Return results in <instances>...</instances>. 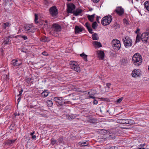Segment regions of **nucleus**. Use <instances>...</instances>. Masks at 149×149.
<instances>
[{"instance_id": "obj_44", "label": "nucleus", "mask_w": 149, "mask_h": 149, "mask_svg": "<svg viewBox=\"0 0 149 149\" xmlns=\"http://www.w3.org/2000/svg\"><path fill=\"white\" fill-rule=\"evenodd\" d=\"M123 99V97H121L117 100V102L118 103H120L122 101Z\"/></svg>"}, {"instance_id": "obj_16", "label": "nucleus", "mask_w": 149, "mask_h": 149, "mask_svg": "<svg viewBox=\"0 0 149 149\" xmlns=\"http://www.w3.org/2000/svg\"><path fill=\"white\" fill-rule=\"evenodd\" d=\"M82 12V10L80 9H77L75 11L73 12V14L75 16H77L80 14Z\"/></svg>"}, {"instance_id": "obj_51", "label": "nucleus", "mask_w": 149, "mask_h": 149, "mask_svg": "<svg viewBox=\"0 0 149 149\" xmlns=\"http://www.w3.org/2000/svg\"><path fill=\"white\" fill-rule=\"evenodd\" d=\"M110 149H118V147L116 146H112L110 148Z\"/></svg>"}, {"instance_id": "obj_13", "label": "nucleus", "mask_w": 149, "mask_h": 149, "mask_svg": "<svg viewBox=\"0 0 149 149\" xmlns=\"http://www.w3.org/2000/svg\"><path fill=\"white\" fill-rule=\"evenodd\" d=\"M88 94L89 96L87 97V99L93 98L94 99L95 98V97L94 96V95H95V93L93 91H90L88 92Z\"/></svg>"}, {"instance_id": "obj_50", "label": "nucleus", "mask_w": 149, "mask_h": 149, "mask_svg": "<svg viewBox=\"0 0 149 149\" xmlns=\"http://www.w3.org/2000/svg\"><path fill=\"white\" fill-rule=\"evenodd\" d=\"M23 92V90L22 89L19 92V94L18 95V96H21V94L22 92Z\"/></svg>"}, {"instance_id": "obj_61", "label": "nucleus", "mask_w": 149, "mask_h": 149, "mask_svg": "<svg viewBox=\"0 0 149 149\" xmlns=\"http://www.w3.org/2000/svg\"><path fill=\"white\" fill-rule=\"evenodd\" d=\"M145 145V143H144V144H143L141 145H140V146H141V147H143V146H144Z\"/></svg>"}, {"instance_id": "obj_30", "label": "nucleus", "mask_w": 149, "mask_h": 149, "mask_svg": "<svg viewBox=\"0 0 149 149\" xmlns=\"http://www.w3.org/2000/svg\"><path fill=\"white\" fill-rule=\"evenodd\" d=\"M47 105L49 107H51L53 104V102L52 101L50 100H47Z\"/></svg>"}, {"instance_id": "obj_8", "label": "nucleus", "mask_w": 149, "mask_h": 149, "mask_svg": "<svg viewBox=\"0 0 149 149\" xmlns=\"http://www.w3.org/2000/svg\"><path fill=\"white\" fill-rule=\"evenodd\" d=\"M142 41L146 43L149 42V33L146 32L143 33L141 36Z\"/></svg>"}, {"instance_id": "obj_52", "label": "nucleus", "mask_w": 149, "mask_h": 149, "mask_svg": "<svg viewBox=\"0 0 149 149\" xmlns=\"http://www.w3.org/2000/svg\"><path fill=\"white\" fill-rule=\"evenodd\" d=\"M92 1L93 2L96 3L98 2L100 0H92Z\"/></svg>"}, {"instance_id": "obj_37", "label": "nucleus", "mask_w": 149, "mask_h": 149, "mask_svg": "<svg viewBox=\"0 0 149 149\" xmlns=\"http://www.w3.org/2000/svg\"><path fill=\"white\" fill-rule=\"evenodd\" d=\"M121 62L123 65H125L127 63V60L125 58H123L122 59Z\"/></svg>"}, {"instance_id": "obj_6", "label": "nucleus", "mask_w": 149, "mask_h": 149, "mask_svg": "<svg viewBox=\"0 0 149 149\" xmlns=\"http://www.w3.org/2000/svg\"><path fill=\"white\" fill-rule=\"evenodd\" d=\"M53 100L56 102L57 105L62 106L65 104L69 103V102H65L61 97H55L54 98Z\"/></svg>"}, {"instance_id": "obj_7", "label": "nucleus", "mask_w": 149, "mask_h": 149, "mask_svg": "<svg viewBox=\"0 0 149 149\" xmlns=\"http://www.w3.org/2000/svg\"><path fill=\"white\" fill-rule=\"evenodd\" d=\"M112 44L114 49L115 50H119L121 47L120 41L116 39H113L112 42Z\"/></svg>"}, {"instance_id": "obj_62", "label": "nucleus", "mask_w": 149, "mask_h": 149, "mask_svg": "<svg viewBox=\"0 0 149 149\" xmlns=\"http://www.w3.org/2000/svg\"><path fill=\"white\" fill-rule=\"evenodd\" d=\"M101 99L102 100H106L104 98H101Z\"/></svg>"}, {"instance_id": "obj_12", "label": "nucleus", "mask_w": 149, "mask_h": 149, "mask_svg": "<svg viewBox=\"0 0 149 149\" xmlns=\"http://www.w3.org/2000/svg\"><path fill=\"white\" fill-rule=\"evenodd\" d=\"M115 11L119 16L122 15L124 13V9L121 7H117Z\"/></svg>"}, {"instance_id": "obj_48", "label": "nucleus", "mask_w": 149, "mask_h": 149, "mask_svg": "<svg viewBox=\"0 0 149 149\" xmlns=\"http://www.w3.org/2000/svg\"><path fill=\"white\" fill-rule=\"evenodd\" d=\"M42 54L43 55L45 56H47L48 55V53L47 52H46L45 51L42 52Z\"/></svg>"}, {"instance_id": "obj_60", "label": "nucleus", "mask_w": 149, "mask_h": 149, "mask_svg": "<svg viewBox=\"0 0 149 149\" xmlns=\"http://www.w3.org/2000/svg\"><path fill=\"white\" fill-rule=\"evenodd\" d=\"M95 15V14H93V15H90V17H92V18H93L94 19Z\"/></svg>"}, {"instance_id": "obj_35", "label": "nucleus", "mask_w": 149, "mask_h": 149, "mask_svg": "<svg viewBox=\"0 0 149 149\" xmlns=\"http://www.w3.org/2000/svg\"><path fill=\"white\" fill-rule=\"evenodd\" d=\"M97 24L96 22H93L92 25V28L94 29H95V28L97 27Z\"/></svg>"}, {"instance_id": "obj_10", "label": "nucleus", "mask_w": 149, "mask_h": 149, "mask_svg": "<svg viewBox=\"0 0 149 149\" xmlns=\"http://www.w3.org/2000/svg\"><path fill=\"white\" fill-rule=\"evenodd\" d=\"M49 11L50 15L53 17L55 16L58 14V10L55 6L50 8Z\"/></svg>"}, {"instance_id": "obj_11", "label": "nucleus", "mask_w": 149, "mask_h": 149, "mask_svg": "<svg viewBox=\"0 0 149 149\" xmlns=\"http://www.w3.org/2000/svg\"><path fill=\"white\" fill-rule=\"evenodd\" d=\"M76 6L74 5L73 3H70L67 5V12L68 13H73V12L74 11Z\"/></svg>"}, {"instance_id": "obj_42", "label": "nucleus", "mask_w": 149, "mask_h": 149, "mask_svg": "<svg viewBox=\"0 0 149 149\" xmlns=\"http://www.w3.org/2000/svg\"><path fill=\"white\" fill-rule=\"evenodd\" d=\"M116 137V136L115 135H109V138L111 139H114Z\"/></svg>"}, {"instance_id": "obj_31", "label": "nucleus", "mask_w": 149, "mask_h": 149, "mask_svg": "<svg viewBox=\"0 0 149 149\" xmlns=\"http://www.w3.org/2000/svg\"><path fill=\"white\" fill-rule=\"evenodd\" d=\"M9 26V24L8 22H6L5 23H4L2 25V27L3 29H5L6 28Z\"/></svg>"}, {"instance_id": "obj_9", "label": "nucleus", "mask_w": 149, "mask_h": 149, "mask_svg": "<svg viewBox=\"0 0 149 149\" xmlns=\"http://www.w3.org/2000/svg\"><path fill=\"white\" fill-rule=\"evenodd\" d=\"M123 42L125 47H126L132 46V40L128 37H126L125 39H123Z\"/></svg>"}, {"instance_id": "obj_2", "label": "nucleus", "mask_w": 149, "mask_h": 149, "mask_svg": "<svg viewBox=\"0 0 149 149\" xmlns=\"http://www.w3.org/2000/svg\"><path fill=\"white\" fill-rule=\"evenodd\" d=\"M52 35L55 36L57 37L58 35V32L61 31V28L60 26L57 24H54L52 25Z\"/></svg>"}, {"instance_id": "obj_53", "label": "nucleus", "mask_w": 149, "mask_h": 149, "mask_svg": "<svg viewBox=\"0 0 149 149\" xmlns=\"http://www.w3.org/2000/svg\"><path fill=\"white\" fill-rule=\"evenodd\" d=\"M124 23H125V24H128L127 21V20L126 19H124Z\"/></svg>"}, {"instance_id": "obj_5", "label": "nucleus", "mask_w": 149, "mask_h": 149, "mask_svg": "<svg viewBox=\"0 0 149 149\" xmlns=\"http://www.w3.org/2000/svg\"><path fill=\"white\" fill-rule=\"evenodd\" d=\"M71 68L78 72H80V68L77 62L74 61H71L70 63Z\"/></svg>"}, {"instance_id": "obj_29", "label": "nucleus", "mask_w": 149, "mask_h": 149, "mask_svg": "<svg viewBox=\"0 0 149 149\" xmlns=\"http://www.w3.org/2000/svg\"><path fill=\"white\" fill-rule=\"evenodd\" d=\"M139 74V73L137 71H135L134 70V71H133V72L132 73V75L133 77H135L136 76H138Z\"/></svg>"}, {"instance_id": "obj_1", "label": "nucleus", "mask_w": 149, "mask_h": 149, "mask_svg": "<svg viewBox=\"0 0 149 149\" xmlns=\"http://www.w3.org/2000/svg\"><path fill=\"white\" fill-rule=\"evenodd\" d=\"M133 63L136 66L141 65L142 62V58L141 55L138 53L135 54L132 57Z\"/></svg>"}, {"instance_id": "obj_57", "label": "nucleus", "mask_w": 149, "mask_h": 149, "mask_svg": "<svg viewBox=\"0 0 149 149\" xmlns=\"http://www.w3.org/2000/svg\"><path fill=\"white\" fill-rule=\"evenodd\" d=\"M32 138H31L32 139H35L36 138V136L35 135H33V136H32Z\"/></svg>"}, {"instance_id": "obj_47", "label": "nucleus", "mask_w": 149, "mask_h": 149, "mask_svg": "<svg viewBox=\"0 0 149 149\" xmlns=\"http://www.w3.org/2000/svg\"><path fill=\"white\" fill-rule=\"evenodd\" d=\"M31 79L29 78H27L26 79V82L28 83H30V81H31Z\"/></svg>"}, {"instance_id": "obj_3", "label": "nucleus", "mask_w": 149, "mask_h": 149, "mask_svg": "<svg viewBox=\"0 0 149 149\" xmlns=\"http://www.w3.org/2000/svg\"><path fill=\"white\" fill-rule=\"evenodd\" d=\"M112 17L111 15L103 17L101 20L102 24L104 26L108 25L111 22Z\"/></svg>"}, {"instance_id": "obj_33", "label": "nucleus", "mask_w": 149, "mask_h": 149, "mask_svg": "<svg viewBox=\"0 0 149 149\" xmlns=\"http://www.w3.org/2000/svg\"><path fill=\"white\" fill-rule=\"evenodd\" d=\"M10 36H8L6 39L4 41V43L5 45H8L9 44L10 40Z\"/></svg>"}, {"instance_id": "obj_32", "label": "nucleus", "mask_w": 149, "mask_h": 149, "mask_svg": "<svg viewBox=\"0 0 149 149\" xmlns=\"http://www.w3.org/2000/svg\"><path fill=\"white\" fill-rule=\"evenodd\" d=\"M140 34L138 33L136 37V42H137L140 41V39H141Z\"/></svg>"}, {"instance_id": "obj_17", "label": "nucleus", "mask_w": 149, "mask_h": 149, "mask_svg": "<svg viewBox=\"0 0 149 149\" xmlns=\"http://www.w3.org/2000/svg\"><path fill=\"white\" fill-rule=\"evenodd\" d=\"M88 144L89 143L88 141L84 142H80L78 143L79 145L81 147L87 146Z\"/></svg>"}, {"instance_id": "obj_28", "label": "nucleus", "mask_w": 149, "mask_h": 149, "mask_svg": "<svg viewBox=\"0 0 149 149\" xmlns=\"http://www.w3.org/2000/svg\"><path fill=\"white\" fill-rule=\"evenodd\" d=\"M16 140H10L7 141L6 143V144L10 145L11 144L14 143L15 141Z\"/></svg>"}, {"instance_id": "obj_20", "label": "nucleus", "mask_w": 149, "mask_h": 149, "mask_svg": "<svg viewBox=\"0 0 149 149\" xmlns=\"http://www.w3.org/2000/svg\"><path fill=\"white\" fill-rule=\"evenodd\" d=\"M87 120L88 122L92 123H95L97 121L95 119L89 117L88 118Z\"/></svg>"}, {"instance_id": "obj_25", "label": "nucleus", "mask_w": 149, "mask_h": 149, "mask_svg": "<svg viewBox=\"0 0 149 149\" xmlns=\"http://www.w3.org/2000/svg\"><path fill=\"white\" fill-rule=\"evenodd\" d=\"M49 93L47 90H44L42 93L41 95L42 97H46L48 95Z\"/></svg>"}, {"instance_id": "obj_46", "label": "nucleus", "mask_w": 149, "mask_h": 149, "mask_svg": "<svg viewBox=\"0 0 149 149\" xmlns=\"http://www.w3.org/2000/svg\"><path fill=\"white\" fill-rule=\"evenodd\" d=\"M21 37L24 40H26L28 39L27 37L26 36H22Z\"/></svg>"}, {"instance_id": "obj_49", "label": "nucleus", "mask_w": 149, "mask_h": 149, "mask_svg": "<svg viewBox=\"0 0 149 149\" xmlns=\"http://www.w3.org/2000/svg\"><path fill=\"white\" fill-rule=\"evenodd\" d=\"M98 103V101L96 100H94L93 101V104H97Z\"/></svg>"}, {"instance_id": "obj_41", "label": "nucleus", "mask_w": 149, "mask_h": 149, "mask_svg": "<svg viewBox=\"0 0 149 149\" xmlns=\"http://www.w3.org/2000/svg\"><path fill=\"white\" fill-rule=\"evenodd\" d=\"M43 3L46 6H48L49 4L48 1L47 0L44 1Z\"/></svg>"}, {"instance_id": "obj_59", "label": "nucleus", "mask_w": 149, "mask_h": 149, "mask_svg": "<svg viewBox=\"0 0 149 149\" xmlns=\"http://www.w3.org/2000/svg\"><path fill=\"white\" fill-rule=\"evenodd\" d=\"M15 116H19L20 115V114H19V113H15Z\"/></svg>"}, {"instance_id": "obj_39", "label": "nucleus", "mask_w": 149, "mask_h": 149, "mask_svg": "<svg viewBox=\"0 0 149 149\" xmlns=\"http://www.w3.org/2000/svg\"><path fill=\"white\" fill-rule=\"evenodd\" d=\"M63 137H59L58 139V141L59 142V143H61L63 141Z\"/></svg>"}, {"instance_id": "obj_24", "label": "nucleus", "mask_w": 149, "mask_h": 149, "mask_svg": "<svg viewBox=\"0 0 149 149\" xmlns=\"http://www.w3.org/2000/svg\"><path fill=\"white\" fill-rule=\"evenodd\" d=\"M93 44L95 47H100L102 46L101 43L99 42L95 41Z\"/></svg>"}, {"instance_id": "obj_4", "label": "nucleus", "mask_w": 149, "mask_h": 149, "mask_svg": "<svg viewBox=\"0 0 149 149\" xmlns=\"http://www.w3.org/2000/svg\"><path fill=\"white\" fill-rule=\"evenodd\" d=\"M24 30L25 32L29 35H31V33H34L35 30L33 26L31 25H26L24 26Z\"/></svg>"}, {"instance_id": "obj_45", "label": "nucleus", "mask_w": 149, "mask_h": 149, "mask_svg": "<svg viewBox=\"0 0 149 149\" xmlns=\"http://www.w3.org/2000/svg\"><path fill=\"white\" fill-rule=\"evenodd\" d=\"M88 29L90 33L92 34L93 33V29L91 28V27L89 28Z\"/></svg>"}, {"instance_id": "obj_19", "label": "nucleus", "mask_w": 149, "mask_h": 149, "mask_svg": "<svg viewBox=\"0 0 149 149\" xmlns=\"http://www.w3.org/2000/svg\"><path fill=\"white\" fill-rule=\"evenodd\" d=\"M82 29L80 28L78 26H76L75 27V33H79L82 31Z\"/></svg>"}, {"instance_id": "obj_34", "label": "nucleus", "mask_w": 149, "mask_h": 149, "mask_svg": "<svg viewBox=\"0 0 149 149\" xmlns=\"http://www.w3.org/2000/svg\"><path fill=\"white\" fill-rule=\"evenodd\" d=\"M118 123L122 124H125L126 119H120L118 120Z\"/></svg>"}, {"instance_id": "obj_38", "label": "nucleus", "mask_w": 149, "mask_h": 149, "mask_svg": "<svg viewBox=\"0 0 149 149\" xmlns=\"http://www.w3.org/2000/svg\"><path fill=\"white\" fill-rule=\"evenodd\" d=\"M35 18L34 21L36 23V24L38 23V22L37 21V20L38 19V16L36 14H35Z\"/></svg>"}, {"instance_id": "obj_26", "label": "nucleus", "mask_w": 149, "mask_h": 149, "mask_svg": "<svg viewBox=\"0 0 149 149\" xmlns=\"http://www.w3.org/2000/svg\"><path fill=\"white\" fill-rule=\"evenodd\" d=\"M92 37L93 40H98L99 37L98 35L96 33H94L92 35Z\"/></svg>"}, {"instance_id": "obj_23", "label": "nucleus", "mask_w": 149, "mask_h": 149, "mask_svg": "<svg viewBox=\"0 0 149 149\" xmlns=\"http://www.w3.org/2000/svg\"><path fill=\"white\" fill-rule=\"evenodd\" d=\"M80 56L81 57H82V58L85 61H87V57L88 56L85 54L83 52L82 54H80Z\"/></svg>"}, {"instance_id": "obj_22", "label": "nucleus", "mask_w": 149, "mask_h": 149, "mask_svg": "<svg viewBox=\"0 0 149 149\" xmlns=\"http://www.w3.org/2000/svg\"><path fill=\"white\" fill-rule=\"evenodd\" d=\"M40 40L42 42H48L50 41V40L48 37L44 36L41 38Z\"/></svg>"}, {"instance_id": "obj_36", "label": "nucleus", "mask_w": 149, "mask_h": 149, "mask_svg": "<svg viewBox=\"0 0 149 149\" xmlns=\"http://www.w3.org/2000/svg\"><path fill=\"white\" fill-rule=\"evenodd\" d=\"M51 143L53 145L56 143L57 141L55 140L54 138H52L51 140Z\"/></svg>"}, {"instance_id": "obj_18", "label": "nucleus", "mask_w": 149, "mask_h": 149, "mask_svg": "<svg viewBox=\"0 0 149 149\" xmlns=\"http://www.w3.org/2000/svg\"><path fill=\"white\" fill-rule=\"evenodd\" d=\"M66 118L68 120L73 119L76 118V116L74 115L67 114L66 115Z\"/></svg>"}, {"instance_id": "obj_63", "label": "nucleus", "mask_w": 149, "mask_h": 149, "mask_svg": "<svg viewBox=\"0 0 149 149\" xmlns=\"http://www.w3.org/2000/svg\"><path fill=\"white\" fill-rule=\"evenodd\" d=\"M20 99H21V97H20V96L18 98V100L19 101L18 102H19Z\"/></svg>"}, {"instance_id": "obj_21", "label": "nucleus", "mask_w": 149, "mask_h": 149, "mask_svg": "<svg viewBox=\"0 0 149 149\" xmlns=\"http://www.w3.org/2000/svg\"><path fill=\"white\" fill-rule=\"evenodd\" d=\"M125 124L132 125L135 123L134 121L133 120L126 119Z\"/></svg>"}, {"instance_id": "obj_56", "label": "nucleus", "mask_w": 149, "mask_h": 149, "mask_svg": "<svg viewBox=\"0 0 149 149\" xmlns=\"http://www.w3.org/2000/svg\"><path fill=\"white\" fill-rule=\"evenodd\" d=\"M111 84L110 83H108L107 84V86L108 88H109L111 86Z\"/></svg>"}, {"instance_id": "obj_15", "label": "nucleus", "mask_w": 149, "mask_h": 149, "mask_svg": "<svg viewBox=\"0 0 149 149\" xmlns=\"http://www.w3.org/2000/svg\"><path fill=\"white\" fill-rule=\"evenodd\" d=\"M11 64L13 66H17L21 65V63H19L17 60H13L11 61Z\"/></svg>"}, {"instance_id": "obj_27", "label": "nucleus", "mask_w": 149, "mask_h": 149, "mask_svg": "<svg viewBox=\"0 0 149 149\" xmlns=\"http://www.w3.org/2000/svg\"><path fill=\"white\" fill-rule=\"evenodd\" d=\"M144 5L146 9L149 11V1H146L145 2Z\"/></svg>"}, {"instance_id": "obj_54", "label": "nucleus", "mask_w": 149, "mask_h": 149, "mask_svg": "<svg viewBox=\"0 0 149 149\" xmlns=\"http://www.w3.org/2000/svg\"><path fill=\"white\" fill-rule=\"evenodd\" d=\"M9 75H6V79L8 80L9 79Z\"/></svg>"}, {"instance_id": "obj_55", "label": "nucleus", "mask_w": 149, "mask_h": 149, "mask_svg": "<svg viewBox=\"0 0 149 149\" xmlns=\"http://www.w3.org/2000/svg\"><path fill=\"white\" fill-rule=\"evenodd\" d=\"M140 30V29H137V30L135 32V33H138V32H139ZM139 34V33H138Z\"/></svg>"}, {"instance_id": "obj_43", "label": "nucleus", "mask_w": 149, "mask_h": 149, "mask_svg": "<svg viewBox=\"0 0 149 149\" xmlns=\"http://www.w3.org/2000/svg\"><path fill=\"white\" fill-rule=\"evenodd\" d=\"M88 19L91 22H93V21L94 19L92 17H90V15H88Z\"/></svg>"}, {"instance_id": "obj_58", "label": "nucleus", "mask_w": 149, "mask_h": 149, "mask_svg": "<svg viewBox=\"0 0 149 149\" xmlns=\"http://www.w3.org/2000/svg\"><path fill=\"white\" fill-rule=\"evenodd\" d=\"M35 134V132L34 131L33 132H31L30 133V134L31 136H33V134Z\"/></svg>"}, {"instance_id": "obj_40", "label": "nucleus", "mask_w": 149, "mask_h": 149, "mask_svg": "<svg viewBox=\"0 0 149 149\" xmlns=\"http://www.w3.org/2000/svg\"><path fill=\"white\" fill-rule=\"evenodd\" d=\"M85 25L88 29L91 28L90 25L88 22H86L85 24Z\"/></svg>"}, {"instance_id": "obj_14", "label": "nucleus", "mask_w": 149, "mask_h": 149, "mask_svg": "<svg viewBox=\"0 0 149 149\" xmlns=\"http://www.w3.org/2000/svg\"><path fill=\"white\" fill-rule=\"evenodd\" d=\"M98 57L101 60H102L104 57V52L102 51H98L97 52Z\"/></svg>"}, {"instance_id": "obj_64", "label": "nucleus", "mask_w": 149, "mask_h": 149, "mask_svg": "<svg viewBox=\"0 0 149 149\" xmlns=\"http://www.w3.org/2000/svg\"><path fill=\"white\" fill-rule=\"evenodd\" d=\"M138 149H145V148H139Z\"/></svg>"}]
</instances>
